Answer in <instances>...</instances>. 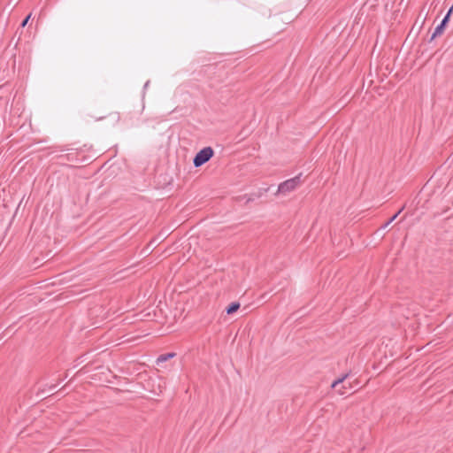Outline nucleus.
Wrapping results in <instances>:
<instances>
[{
  "instance_id": "4",
  "label": "nucleus",
  "mask_w": 453,
  "mask_h": 453,
  "mask_svg": "<svg viewBox=\"0 0 453 453\" xmlns=\"http://www.w3.org/2000/svg\"><path fill=\"white\" fill-rule=\"evenodd\" d=\"M240 307L241 303L239 302H232L226 307L225 311L227 315H232L236 312Z\"/></svg>"
},
{
  "instance_id": "12",
  "label": "nucleus",
  "mask_w": 453,
  "mask_h": 453,
  "mask_svg": "<svg viewBox=\"0 0 453 453\" xmlns=\"http://www.w3.org/2000/svg\"><path fill=\"white\" fill-rule=\"evenodd\" d=\"M452 12H453V5L448 10L446 15L449 17H451Z\"/></svg>"
},
{
  "instance_id": "5",
  "label": "nucleus",
  "mask_w": 453,
  "mask_h": 453,
  "mask_svg": "<svg viewBox=\"0 0 453 453\" xmlns=\"http://www.w3.org/2000/svg\"><path fill=\"white\" fill-rule=\"evenodd\" d=\"M175 356H176V353H174V352H168V353L161 354L157 357L156 363L157 365H159L161 363L170 360L171 358L174 357Z\"/></svg>"
},
{
  "instance_id": "3",
  "label": "nucleus",
  "mask_w": 453,
  "mask_h": 453,
  "mask_svg": "<svg viewBox=\"0 0 453 453\" xmlns=\"http://www.w3.org/2000/svg\"><path fill=\"white\" fill-rule=\"evenodd\" d=\"M349 376V372L342 374L341 377L334 380L332 384L331 388L335 389L338 385H342V388L339 389H336L337 393L341 395H343L347 394V389H352V386L350 382L346 381L348 377Z\"/></svg>"
},
{
  "instance_id": "8",
  "label": "nucleus",
  "mask_w": 453,
  "mask_h": 453,
  "mask_svg": "<svg viewBox=\"0 0 453 453\" xmlns=\"http://www.w3.org/2000/svg\"><path fill=\"white\" fill-rule=\"evenodd\" d=\"M61 380H58V382L57 384H52V385H50V386L46 385L45 387H47V388H48V389H54V388L57 387V385H58ZM45 391H46V388H38V391H37V393H36V395H37V396H40V395H42L43 393H45Z\"/></svg>"
},
{
  "instance_id": "10",
  "label": "nucleus",
  "mask_w": 453,
  "mask_h": 453,
  "mask_svg": "<svg viewBox=\"0 0 453 453\" xmlns=\"http://www.w3.org/2000/svg\"><path fill=\"white\" fill-rule=\"evenodd\" d=\"M449 19H450V17L445 15L443 17V19H441V24H442L443 26H445L447 27V26H448V24L449 22Z\"/></svg>"
},
{
  "instance_id": "7",
  "label": "nucleus",
  "mask_w": 453,
  "mask_h": 453,
  "mask_svg": "<svg viewBox=\"0 0 453 453\" xmlns=\"http://www.w3.org/2000/svg\"><path fill=\"white\" fill-rule=\"evenodd\" d=\"M404 205L402 206L397 212H395L383 226L382 228H386L389 224H391L397 217L398 215L404 210Z\"/></svg>"
},
{
  "instance_id": "14",
  "label": "nucleus",
  "mask_w": 453,
  "mask_h": 453,
  "mask_svg": "<svg viewBox=\"0 0 453 453\" xmlns=\"http://www.w3.org/2000/svg\"><path fill=\"white\" fill-rule=\"evenodd\" d=\"M117 120H119V115L117 113Z\"/></svg>"
},
{
  "instance_id": "9",
  "label": "nucleus",
  "mask_w": 453,
  "mask_h": 453,
  "mask_svg": "<svg viewBox=\"0 0 453 453\" xmlns=\"http://www.w3.org/2000/svg\"><path fill=\"white\" fill-rule=\"evenodd\" d=\"M246 198V201H245V204H248L250 202H253L254 201V197H247V195H244V196H238L236 197L235 199L237 201H242V199Z\"/></svg>"
},
{
  "instance_id": "6",
  "label": "nucleus",
  "mask_w": 453,
  "mask_h": 453,
  "mask_svg": "<svg viewBox=\"0 0 453 453\" xmlns=\"http://www.w3.org/2000/svg\"><path fill=\"white\" fill-rule=\"evenodd\" d=\"M446 27L443 26L442 24H439L436 26V27L434 28V33L432 34L431 35V38H430V42L433 41L434 39H435L437 36H440L441 35L443 34L444 30H445Z\"/></svg>"
},
{
  "instance_id": "1",
  "label": "nucleus",
  "mask_w": 453,
  "mask_h": 453,
  "mask_svg": "<svg viewBox=\"0 0 453 453\" xmlns=\"http://www.w3.org/2000/svg\"><path fill=\"white\" fill-rule=\"evenodd\" d=\"M301 178L302 173H299L296 176L280 183L278 186L277 194H287L294 191L302 184L303 180Z\"/></svg>"
},
{
  "instance_id": "11",
  "label": "nucleus",
  "mask_w": 453,
  "mask_h": 453,
  "mask_svg": "<svg viewBox=\"0 0 453 453\" xmlns=\"http://www.w3.org/2000/svg\"><path fill=\"white\" fill-rule=\"evenodd\" d=\"M30 16H31V14H28V15H27V17L22 20V22H21V27H24L27 24V22H28V20H29V19H30Z\"/></svg>"
},
{
  "instance_id": "2",
  "label": "nucleus",
  "mask_w": 453,
  "mask_h": 453,
  "mask_svg": "<svg viewBox=\"0 0 453 453\" xmlns=\"http://www.w3.org/2000/svg\"><path fill=\"white\" fill-rule=\"evenodd\" d=\"M214 156V150L211 146L201 149L193 158L195 167H200L209 162Z\"/></svg>"
},
{
  "instance_id": "13",
  "label": "nucleus",
  "mask_w": 453,
  "mask_h": 453,
  "mask_svg": "<svg viewBox=\"0 0 453 453\" xmlns=\"http://www.w3.org/2000/svg\"><path fill=\"white\" fill-rule=\"evenodd\" d=\"M253 196H254L255 197H257V198H259V197L262 196V193H261V192H259V193H257V194H253Z\"/></svg>"
}]
</instances>
